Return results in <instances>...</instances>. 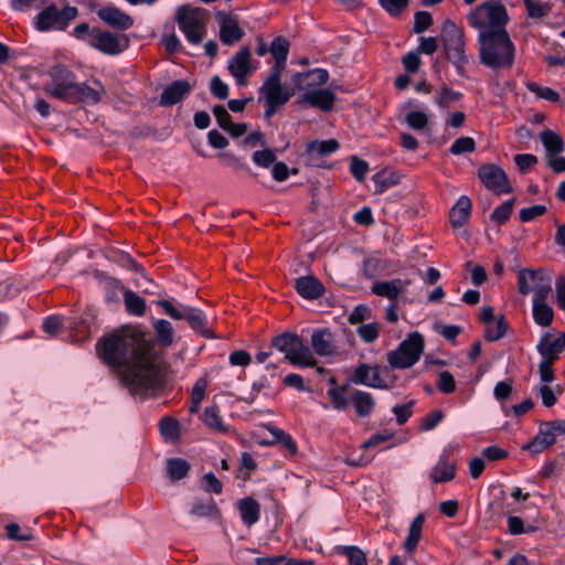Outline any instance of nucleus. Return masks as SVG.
Listing matches in <instances>:
<instances>
[{"label": "nucleus", "instance_id": "nucleus-1", "mask_svg": "<svg viewBox=\"0 0 565 565\" xmlns=\"http://www.w3.org/2000/svg\"><path fill=\"white\" fill-rule=\"evenodd\" d=\"M129 393L146 399L160 393L171 375L163 355H99Z\"/></svg>", "mask_w": 565, "mask_h": 565}, {"label": "nucleus", "instance_id": "nucleus-2", "mask_svg": "<svg viewBox=\"0 0 565 565\" xmlns=\"http://www.w3.org/2000/svg\"><path fill=\"white\" fill-rule=\"evenodd\" d=\"M477 42L482 65L493 71H508L513 67L516 47L507 29L478 34Z\"/></svg>", "mask_w": 565, "mask_h": 565}, {"label": "nucleus", "instance_id": "nucleus-3", "mask_svg": "<svg viewBox=\"0 0 565 565\" xmlns=\"http://www.w3.org/2000/svg\"><path fill=\"white\" fill-rule=\"evenodd\" d=\"M471 28L478 30V34L494 33L507 29L509 15L505 7L498 0L482 2L467 15Z\"/></svg>", "mask_w": 565, "mask_h": 565}, {"label": "nucleus", "instance_id": "nucleus-4", "mask_svg": "<svg viewBox=\"0 0 565 565\" xmlns=\"http://www.w3.org/2000/svg\"><path fill=\"white\" fill-rule=\"evenodd\" d=\"M281 76L282 73L269 72L258 89V102L264 103V116L267 120L294 96V90L282 85Z\"/></svg>", "mask_w": 565, "mask_h": 565}, {"label": "nucleus", "instance_id": "nucleus-5", "mask_svg": "<svg viewBox=\"0 0 565 565\" xmlns=\"http://www.w3.org/2000/svg\"><path fill=\"white\" fill-rule=\"evenodd\" d=\"M175 19L179 29L190 44H200L206 34L207 15L204 9L182 6L178 8Z\"/></svg>", "mask_w": 565, "mask_h": 565}, {"label": "nucleus", "instance_id": "nucleus-6", "mask_svg": "<svg viewBox=\"0 0 565 565\" xmlns=\"http://www.w3.org/2000/svg\"><path fill=\"white\" fill-rule=\"evenodd\" d=\"M157 305L172 319L186 320L190 328L196 333L209 339L216 338L207 327V319L202 310L182 303L174 305L172 301L164 299L157 301Z\"/></svg>", "mask_w": 565, "mask_h": 565}, {"label": "nucleus", "instance_id": "nucleus-7", "mask_svg": "<svg viewBox=\"0 0 565 565\" xmlns=\"http://www.w3.org/2000/svg\"><path fill=\"white\" fill-rule=\"evenodd\" d=\"M145 341V333L138 328H127L120 332L104 337L97 343L98 353H140L139 348Z\"/></svg>", "mask_w": 565, "mask_h": 565}, {"label": "nucleus", "instance_id": "nucleus-8", "mask_svg": "<svg viewBox=\"0 0 565 565\" xmlns=\"http://www.w3.org/2000/svg\"><path fill=\"white\" fill-rule=\"evenodd\" d=\"M441 39L448 60L456 66L458 73H461L469 61L462 29L447 20L443 25Z\"/></svg>", "mask_w": 565, "mask_h": 565}, {"label": "nucleus", "instance_id": "nucleus-9", "mask_svg": "<svg viewBox=\"0 0 565 565\" xmlns=\"http://www.w3.org/2000/svg\"><path fill=\"white\" fill-rule=\"evenodd\" d=\"M519 292L533 294V299L546 300L552 291V278L542 269H522L518 277Z\"/></svg>", "mask_w": 565, "mask_h": 565}, {"label": "nucleus", "instance_id": "nucleus-10", "mask_svg": "<svg viewBox=\"0 0 565 565\" xmlns=\"http://www.w3.org/2000/svg\"><path fill=\"white\" fill-rule=\"evenodd\" d=\"M49 74L51 82L45 85V92L57 99L71 103L77 85L74 73L65 66L56 65Z\"/></svg>", "mask_w": 565, "mask_h": 565}, {"label": "nucleus", "instance_id": "nucleus-11", "mask_svg": "<svg viewBox=\"0 0 565 565\" xmlns=\"http://www.w3.org/2000/svg\"><path fill=\"white\" fill-rule=\"evenodd\" d=\"M77 8L64 6L58 9L57 6L51 4L42 10L34 19L35 28L40 31L50 29H65L68 23L77 17Z\"/></svg>", "mask_w": 565, "mask_h": 565}, {"label": "nucleus", "instance_id": "nucleus-12", "mask_svg": "<svg viewBox=\"0 0 565 565\" xmlns=\"http://www.w3.org/2000/svg\"><path fill=\"white\" fill-rule=\"evenodd\" d=\"M88 45L105 54L117 55L129 46V39L125 34L93 29V36L88 40Z\"/></svg>", "mask_w": 565, "mask_h": 565}, {"label": "nucleus", "instance_id": "nucleus-13", "mask_svg": "<svg viewBox=\"0 0 565 565\" xmlns=\"http://www.w3.org/2000/svg\"><path fill=\"white\" fill-rule=\"evenodd\" d=\"M387 370L377 365L360 363L349 375L348 382L372 388H386L385 374Z\"/></svg>", "mask_w": 565, "mask_h": 565}, {"label": "nucleus", "instance_id": "nucleus-14", "mask_svg": "<svg viewBox=\"0 0 565 565\" xmlns=\"http://www.w3.org/2000/svg\"><path fill=\"white\" fill-rule=\"evenodd\" d=\"M482 184L495 194L510 193L512 188L502 168L495 164H483L478 170Z\"/></svg>", "mask_w": 565, "mask_h": 565}, {"label": "nucleus", "instance_id": "nucleus-15", "mask_svg": "<svg viewBox=\"0 0 565 565\" xmlns=\"http://www.w3.org/2000/svg\"><path fill=\"white\" fill-rule=\"evenodd\" d=\"M227 68L238 85H245L246 78L254 72L252 52L247 46L239 49L230 60Z\"/></svg>", "mask_w": 565, "mask_h": 565}, {"label": "nucleus", "instance_id": "nucleus-16", "mask_svg": "<svg viewBox=\"0 0 565 565\" xmlns=\"http://www.w3.org/2000/svg\"><path fill=\"white\" fill-rule=\"evenodd\" d=\"M216 19L220 25V39L224 44L232 45L244 38L245 32L239 26L236 17L218 12Z\"/></svg>", "mask_w": 565, "mask_h": 565}, {"label": "nucleus", "instance_id": "nucleus-17", "mask_svg": "<svg viewBox=\"0 0 565 565\" xmlns=\"http://www.w3.org/2000/svg\"><path fill=\"white\" fill-rule=\"evenodd\" d=\"M329 79V73L323 68H315L305 73H297L294 82L298 89L302 93L315 92L321 89Z\"/></svg>", "mask_w": 565, "mask_h": 565}, {"label": "nucleus", "instance_id": "nucleus-18", "mask_svg": "<svg viewBox=\"0 0 565 565\" xmlns=\"http://www.w3.org/2000/svg\"><path fill=\"white\" fill-rule=\"evenodd\" d=\"M97 15L107 25L120 31H126L134 25L132 17L113 6L99 9Z\"/></svg>", "mask_w": 565, "mask_h": 565}, {"label": "nucleus", "instance_id": "nucleus-19", "mask_svg": "<svg viewBox=\"0 0 565 565\" xmlns=\"http://www.w3.org/2000/svg\"><path fill=\"white\" fill-rule=\"evenodd\" d=\"M271 345L280 353H309L302 339L295 332H284L271 340Z\"/></svg>", "mask_w": 565, "mask_h": 565}, {"label": "nucleus", "instance_id": "nucleus-20", "mask_svg": "<svg viewBox=\"0 0 565 565\" xmlns=\"http://www.w3.org/2000/svg\"><path fill=\"white\" fill-rule=\"evenodd\" d=\"M412 284L411 279L395 278L386 281H376L371 290L373 294L396 301L401 294Z\"/></svg>", "mask_w": 565, "mask_h": 565}, {"label": "nucleus", "instance_id": "nucleus-21", "mask_svg": "<svg viewBox=\"0 0 565 565\" xmlns=\"http://www.w3.org/2000/svg\"><path fill=\"white\" fill-rule=\"evenodd\" d=\"M105 93V87L99 81L94 79L90 84L77 83L71 103L83 102L96 104L102 99Z\"/></svg>", "mask_w": 565, "mask_h": 565}, {"label": "nucleus", "instance_id": "nucleus-22", "mask_svg": "<svg viewBox=\"0 0 565 565\" xmlns=\"http://www.w3.org/2000/svg\"><path fill=\"white\" fill-rule=\"evenodd\" d=\"M193 85L186 79L172 82L167 86L160 96L162 106H172L182 100L192 89Z\"/></svg>", "mask_w": 565, "mask_h": 565}, {"label": "nucleus", "instance_id": "nucleus-23", "mask_svg": "<svg viewBox=\"0 0 565 565\" xmlns=\"http://www.w3.org/2000/svg\"><path fill=\"white\" fill-rule=\"evenodd\" d=\"M556 438L555 433L546 422L541 424L536 436L523 449L530 450L532 454H540L551 447L556 441Z\"/></svg>", "mask_w": 565, "mask_h": 565}, {"label": "nucleus", "instance_id": "nucleus-24", "mask_svg": "<svg viewBox=\"0 0 565 565\" xmlns=\"http://www.w3.org/2000/svg\"><path fill=\"white\" fill-rule=\"evenodd\" d=\"M300 100L311 107L328 111L332 109L335 96L330 89L321 88L315 92L302 93L300 95Z\"/></svg>", "mask_w": 565, "mask_h": 565}, {"label": "nucleus", "instance_id": "nucleus-25", "mask_svg": "<svg viewBox=\"0 0 565 565\" xmlns=\"http://www.w3.org/2000/svg\"><path fill=\"white\" fill-rule=\"evenodd\" d=\"M290 43L282 36L273 40L269 52L275 60L274 66L269 72L284 73L289 53Z\"/></svg>", "mask_w": 565, "mask_h": 565}, {"label": "nucleus", "instance_id": "nucleus-26", "mask_svg": "<svg viewBox=\"0 0 565 565\" xmlns=\"http://www.w3.org/2000/svg\"><path fill=\"white\" fill-rule=\"evenodd\" d=\"M472 203L467 195H461L449 212V221L454 228L462 227L469 220Z\"/></svg>", "mask_w": 565, "mask_h": 565}, {"label": "nucleus", "instance_id": "nucleus-27", "mask_svg": "<svg viewBox=\"0 0 565 565\" xmlns=\"http://www.w3.org/2000/svg\"><path fill=\"white\" fill-rule=\"evenodd\" d=\"M295 288L306 299H317L322 296L324 288L313 276H303L295 280Z\"/></svg>", "mask_w": 565, "mask_h": 565}, {"label": "nucleus", "instance_id": "nucleus-28", "mask_svg": "<svg viewBox=\"0 0 565 565\" xmlns=\"http://www.w3.org/2000/svg\"><path fill=\"white\" fill-rule=\"evenodd\" d=\"M330 387L327 391L328 398L335 411H345L350 404L347 397L348 387L351 383L338 385L333 376L329 379Z\"/></svg>", "mask_w": 565, "mask_h": 565}, {"label": "nucleus", "instance_id": "nucleus-29", "mask_svg": "<svg viewBox=\"0 0 565 565\" xmlns=\"http://www.w3.org/2000/svg\"><path fill=\"white\" fill-rule=\"evenodd\" d=\"M203 423L212 430L221 434H231L234 431L233 427L223 423L220 409L216 405L205 407L202 414Z\"/></svg>", "mask_w": 565, "mask_h": 565}, {"label": "nucleus", "instance_id": "nucleus-30", "mask_svg": "<svg viewBox=\"0 0 565 565\" xmlns=\"http://www.w3.org/2000/svg\"><path fill=\"white\" fill-rule=\"evenodd\" d=\"M350 402L360 417L370 416L375 407V401L372 394L361 390H355L351 394Z\"/></svg>", "mask_w": 565, "mask_h": 565}, {"label": "nucleus", "instance_id": "nucleus-31", "mask_svg": "<svg viewBox=\"0 0 565 565\" xmlns=\"http://www.w3.org/2000/svg\"><path fill=\"white\" fill-rule=\"evenodd\" d=\"M237 509L245 525L250 526L259 520L260 505L255 499L248 497L239 500Z\"/></svg>", "mask_w": 565, "mask_h": 565}, {"label": "nucleus", "instance_id": "nucleus-32", "mask_svg": "<svg viewBox=\"0 0 565 565\" xmlns=\"http://www.w3.org/2000/svg\"><path fill=\"white\" fill-rule=\"evenodd\" d=\"M536 349L539 353H561L565 350V333H545L539 341Z\"/></svg>", "mask_w": 565, "mask_h": 565}, {"label": "nucleus", "instance_id": "nucleus-33", "mask_svg": "<svg viewBox=\"0 0 565 565\" xmlns=\"http://www.w3.org/2000/svg\"><path fill=\"white\" fill-rule=\"evenodd\" d=\"M456 476V465L443 455L430 471V478L435 483L448 482Z\"/></svg>", "mask_w": 565, "mask_h": 565}, {"label": "nucleus", "instance_id": "nucleus-34", "mask_svg": "<svg viewBox=\"0 0 565 565\" xmlns=\"http://www.w3.org/2000/svg\"><path fill=\"white\" fill-rule=\"evenodd\" d=\"M333 334L328 328L316 329L311 334V347L315 353H331Z\"/></svg>", "mask_w": 565, "mask_h": 565}, {"label": "nucleus", "instance_id": "nucleus-35", "mask_svg": "<svg viewBox=\"0 0 565 565\" xmlns=\"http://www.w3.org/2000/svg\"><path fill=\"white\" fill-rule=\"evenodd\" d=\"M424 522L425 516L420 513L412 521L409 525L408 534L404 542V548L408 554H412L416 550L420 541Z\"/></svg>", "mask_w": 565, "mask_h": 565}, {"label": "nucleus", "instance_id": "nucleus-36", "mask_svg": "<svg viewBox=\"0 0 565 565\" xmlns=\"http://www.w3.org/2000/svg\"><path fill=\"white\" fill-rule=\"evenodd\" d=\"M541 141L545 148L546 157L558 154L564 150V142L561 135L546 129L540 134Z\"/></svg>", "mask_w": 565, "mask_h": 565}, {"label": "nucleus", "instance_id": "nucleus-37", "mask_svg": "<svg viewBox=\"0 0 565 565\" xmlns=\"http://www.w3.org/2000/svg\"><path fill=\"white\" fill-rule=\"evenodd\" d=\"M65 329L74 333L73 337L75 341L85 340L90 332L87 320L77 316L65 318Z\"/></svg>", "mask_w": 565, "mask_h": 565}, {"label": "nucleus", "instance_id": "nucleus-38", "mask_svg": "<svg viewBox=\"0 0 565 565\" xmlns=\"http://www.w3.org/2000/svg\"><path fill=\"white\" fill-rule=\"evenodd\" d=\"M266 429L273 437L274 443L280 444L291 455H295L297 452V450H298L297 444L290 434L286 433L284 429H281L273 424H268L266 426Z\"/></svg>", "mask_w": 565, "mask_h": 565}, {"label": "nucleus", "instance_id": "nucleus-39", "mask_svg": "<svg viewBox=\"0 0 565 565\" xmlns=\"http://www.w3.org/2000/svg\"><path fill=\"white\" fill-rule=\"evenodd\" d=\"M124 303L127 312L131 316L141 317L146 312L145 299L129 289L124 290Z\"/></svg>", "mask_w": 565, "mask_h": 565}, {"label": "nucleus", "instance_id": "nucleus-40", "mask_svg": "<svg viewBox=\"0 0 565 565\" xmlns=\"http://www.w3.org/2000/svg\"><path fill=\"white\" fill-rule=\"evenodd\" d=\"M210 379L204 375L200 377L192 387L191 391V405L189 412L195 414L199 412L200 405L205 397V391L210 384Z\"/></svg>", "mask_w": 565, "mask_h": 565}, {"label": "nucleus", "instance_id": "nucleus-41", "mask_svg": "<svg viewBox=\"0 0 565 565\" xmlns=\"http://www.w3.org/2000/svg\"><path fill=\"white\" fill-rule=\"evenodd\" d=\"M424 351V338L418 332H412L404 341H402L398 348L392 353H423Z\"/></svg>", "mask_w": 565, "mask_h": 565}, {"label": "nucleus", "instance_id": "nucleus-42", "mask_svg": "<svg viewBox=\"0 0 565 565\" xmlns=\"http://www.w3.org/2000/svg\"><path fill=\"white\" fill-rule=\"evenodd\" d=\"M553 315V309L546 303V300L533 299V318L537 324L542 327L550 326Z\"/></svg>", "mask_w": 565, "mask_h": 565}, {"label": "nucleus", "instance_id": "nucleus-43", "mask_svg": "<svg viewBox=\"0 0 565 565\" xmlns=\"http://www.w3.org/2000/svg\"><path fill=\"white\" fill-rule=\"evenodd\" d=\"M339 149V142L335 139L315 140L308 143L307 151L310 154L319 157L328 156Z\"/></svg>", "mask_w": 565, "mask_h": 565}, {"label": "nucleus", "instance_id": "nucleus-44", "mask_svg": "<svg viewBox=\"0 0 565 565\" xmlns=\"http://www.w3.org/2000/svg\"><path fill=\"white\" fill-rule=\"evenodd\" d=\"M190 470V465L185 459L171 458L167 460V472L171 480L183 479Z\"/></svg>", "mask_w": 565, "mask_h": 565}, {"label": "nucleus", "instance_id": "nucleus-45", "mask_svg": "<svg viewBox=\"0 0 565 565\" xmlns=\"http://www.w3.org/2000/svg\"><path fill=\"white\" fill-rule=\"evenodd\" d=\"M158 342L162 347H169L173 342V327L163 319L157 320L153 324Z\"/></svg>", "mask_w": 565, "mask_h": 565}, {"label": "nucleus", "instance_id": "nucleus-46", "mask_svg": "<svg viewBox=\"0 0 565 565\" xmlns=\"http://www.w3.org/2000/svg\"><path fill=\"white\" fill-rule=\"evenodd\" d=\"M190 513L196 518L215 519L218 515V510H217L214 501L211 499L207 502L195 501L192 504Z\"/></svg>", "mask_w": 565, "mask_h": 565}, {"label": "nucleus", "instance_id": "nucleus-47", "mask_svg": "<svg viewBox=\"0 0 565 565\" xmlns=\"http://www.w3.org/2000/svg\"><path fill=\"white\" fill-rule=\"evenodd\" d=\"M525 86L527 90L533 93L537 98L551 103H558L561 100V95L551 87L541 86L535 82H527Z\"/></svg>", "mask_w": 565, "mask_h": 565}, {"label": "nucleus", "instance_id": "nucleus-48", "mask_svg": "<svg viewBox=\"0 0 565 565\" xmlns=\"http://www.w3.org/2000/svg\"><path fill=\"white\" fill-rule=\"evenodd\" d=\"M526 8V14L530 19H542L550 14L551 12V4L548 2L540 1V0H532L527 1L525 4Z\"/></svg>", "mask_w": 565, "mask_h": 565}, {"label": "nucleus", "instance_id": "nucleus-49", "mask_svg": "<svg viewBox=\"0 0 565 565\" xmlns=\"http://www.w3.org/2000/svg\"><path fill=\"white\" fill-rule=\"evenodd\" d=\"M160 433L166 440H177L180 435L179 422L170 417L162 418L160 422Z\"/></svg>", "mask_w": 565, "mask_h": 565}, {"label": "nucleus", "instance_id": "nucleus-50", "mask_svg": "<svg viewBox=\"0 0 565 565\" xmlns=\"http://www.w3.org/2000/svg\"><path fill=\"white\" fill-rule=\"evenodd\" d=\"M559 355H543V360L539 365L540 379L542 385H546L554 381V371L552 369V364L555 360H557Z\"/></svg>", "mask_w": 565, "mask_h": 565}, {"label": "nucleus", "instance_id": "nucleus-51", "mask_svg": "<svg viewBox=\"0 0 565 565\" xmlns=\"http://www.w3.org/2000/svg\"><path fill=\"white\" fill-rule=\"evenodd\" d=\"M507 332V323L503 317H500L494 322L486 326L484 337L487 341L493 342L502 338Z\"/></svg>", "mask_w": 565, "mask_h": 565}, {"label": "nucleus", "instance_id": "nucleus-52", "mask_svg": "<svg viewBox=\"0 0 565 565\" xmlns=\"http://www.w3.org/2000/svg\"><path fill=\"white\" fill-rule=\"evenodd\" d=\"M372 181L375 185V193H383L388 188L396 183L393 173L382 170L372 177Z\"/></svg>", "mask_w": 565, "mask_h": 565}, {"label": "nucleus", "instance_id": "nucleus-53", "mask_svg": "<svg viewBox=\"0 0 565 565\" xmlns=\"http://www.w3.org/2000/svg\"><path fill=\"white\" fill-rule=\"evenodd\" d=\"M513 205V199L504 201L501 205L493 210V212L490 215L491 221L495 222L499 225L504 224L510 218Z\"/></svg>", "mask_w": 565, "mask_h": 565}, {"label": "nucleus", "instance_id": "nucleus-54", "mask_svg": "<svg viewBox=\"0 0 565 565\" xmlns=\"http://www.w3.org/2000/svg\"><path fill=\"white\" fill-rule=\"evenodd\" d=\"M461 97V93L452 90L448 86L444 85L440 92L435 97V103L440 108L448 107L451 103L457 102Z\"/></svg>", "mask_w": 565, "mask_h": 565}, {"label": "nucleus", "instance_id": "nucleus-55", "mask_svg": "<svg viewBox=\"0 0 565 565\" xmlns=\"http://www.w3.org/2000/svg\"><path fill=\"white\" fill-rule=\"evenodd\" d=\"M7 536L9 540L25 542L33 539V533L30 529H21L17 523H9L6 526Z\"/></svg>", "mask_w": 565, "mask_h": 565}, {"label": "nucleus", "instance_id": "nucleus-56", "mask_svg": "<svg viewBox=\"0 0 565 565\" xmlns=\"http://www.w3.org/2000/svg\"><path fill=\"white\" fill-rule=\"evenodd\" d=\"M290 364L299 367H313L317 373L322 374L324 369L319 366L315 355H286Z\"/></svg>", "mask_w": 565, "mask_h": 565}, {"label": "nucleus", "instance_id": "nucleus-57", "mask_svg": "<svg viewBox=\"0 0 565 565\" xmlns=\"http://www.w3.org/2000/svg\"><path fill=\"white\" fill-rule=\"evenodd\" d=\"M476 149V142L473 138L471 137H460L454 141L451 145L449 151L459 156L466 152H472Z\"/></svg>", "mask_w": 565, "mask_h": 565}, {"label": "nucleus", "instance_id": "nucleus-58", "mask_svg": "<svg viewBox=\"0 0 565 565\" xmlns=\"http://www.w3.org/2000/svg\"><path fill=\"white\" fill-rule=\"evenodd\" d=\"M341 553L348 557L350 565H367L365 554L356 546H342Z\"/></svg>", "mask_w": 565, "mask_h": 565}, {"label": "nucleus", "instance_id": "nucleus-59", "mask_svg": "<svg viewBox=\"0 0 565 565\" xmlns=\"http://www.w3.org/2000/svg\"><path fill=\"white\" fill-rule=\"evenodd\" d=\"M405 121L409 128L414 130H423L428 124V117L423 111L414 110L406 115Z\"/></svg>", "mask_w": 565, "mask_h": 565}, {"label": "nucleus", "instance_id": "nucleus-60", "mask_svg": "<svg viewBox=\"0 0 565 565\" xmlns=\"http://www.w3.org/2000/svg\"><path fill=\"white\" fill-rule=\"evenodd\" d=\"M356 332L364 342L370 343L379 337L380 326L374 322L362 323L358 327Z\"/></svg>", "mask_w": 565, "mask_h": 565}, {"label": "nucleus", "instance_id": "nucleus-61", "mask_svg": "<svg viewBox=\"0 0 565 565\" xmlns=\"http://www.w3.org/2000/svg\"><path fill=\"white\" fill-rule=\"evenodd\" d=\"M420 355H388V363L393 369H407L415 365Z\"/></svg>", "mask_w": 565, "mask_h": 565}, {"label": "nucleus", "instance_id": "nucleus-62", "mask_svg": "<svg viewBox=\"0 0 565 565\" xmlns=\"http://www.w3.org/2000/svg\"><path fill=\"white\" fill-rule=\"evenodd\" d=\"M253 162L262 168H268L275 163L276 154L271 149L258 150L253 153Z\"/></svg>", "mask_w": 565, "mask_h": 565}, {"label": "nucleus", "instance_id": "nucleus-63", "mask_svg": "<svg viewBox=\"0 0 565 565\" xmlns=\"http://www.w3.org/2000/svg\"><path fill=\"white\" fill-rule=\"evenodd\" d=\"M372 317L371 309L365 305L356 306L352 312L349 315L348 321L351 324L361 323L365 320H370Z\"/></svg>", "mask_w": 565, "mask_h": 565}, {"label": "nucleus", "instance_id": "nucleus-64", "mask_svg": "<svg viewBox=\"0 0 565 565\" xmlns=\"http://www.w3.org/2000/svg\"><path fill=\"white\" fill-rule=\"evenodd\" d=\"M202 488L204 491L215 494H220L223 490L222 482L213 472H207L203 476Z\"/></svg>", "mask_w": 565, "mask_h": 565}]
</instances>
